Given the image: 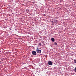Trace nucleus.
<instances>
[{
    "mask_svg": "<svg viewBox=\"0 0 76 76\" xmlns=\"http://www.w3.org/2000/svg\"><path fill=\"white\" fill-rule=\"evenodd\" d=\"M39 45L40 46H41V43H39Z\"/></svg>",
    "mask_w": 76,
    "mask_h": 76,
    "instance_id": "6",
    "label": "nucleus"
},
{
    "mask_svg": "<svg viewBox=\"0 0 76 76\" xmlns=\"http://www.w3.org/2000/svg\"><path fill=\"white\" fill-rule=\"evenodd\" d=\"M48 64L50 66H51V65H52V64H53V63H52V62H51L50 61H48Z\"/></svg>",
    "mask_w": 76,
    "mask_h": 76,
    "instance_id": "3",
    "label": "nucleus"
},
{
    "mask_svg": "<svg viewBox=\"0 0 76 76\" xmlns=\"http://www.w3.org/2000/svg\"><path fill=\"white\" fill-rule=\"evenodd\" d=\"M55 20V22H56V23H57V20Z\"/></svg>",
    "mask_w": 76,
    "mask_h": 76,
    "instance_id": "8",
    "label": "nucleus"
},
{
    "mask_svg": "<svg viewBox=\"0 0 76 76\" xmlns=\"http://www.w3.org/2000/svg\"><path fill=\"white\" fill-rule=\"evenodd\" d=\"M74 70H75V72H76V70L74 69Z\"/></svg>",
    "mask_w": 76,
    "mask_h": 76,
    "instance_id": "10",
    "label": "nucleus"
},
{
    "mask_svg": "<svg viewBox=\"0 0 76 76\" xmlns=\"http://www.w3.org/2000/svg\"><path fill=\"white\" fill-rule=\"evenodd\" d=\"M74 70H76V67H75V68Z\"/></svg>",
    "mask_w": 76,
    "mask_h": 76,
    "instance_id": "9",
    "label": "nucleus"
},
{
    "mask_svg": "<svg viewBox=\"0 0 76 76\" xmlns=\"http://www.w3.org/2000/svg\"><path fill=\"white\" fill-rule=\"evenodd\" d=\"M36 51L37 53H41V50H39L38 48H37L36 50Z\"/></svg>",
    "mask_w": 76,
    "mask_h": 76,
    "instance_id": "1",
    "label": "nucleus"
},
{
    "mask_svg": "<svg viewBox=\"0 0 76 76\" xmlns=\"http://www.w3.org/2000/svg\"><path fill=\"white\" fill-rule=\"evenodd\" d=\"M51 40L52 41L54 42V39L53 38H52L51 39Z\"/></svg>",
    "mask_w": 76,
    "mask_h": 76,
    "instance_id": "4",
    "label": "nucleus"
},
{
    "mask_svg": "<svg viewBox=\"0 0 76 76\" xmlns=\"http://www.w3.org/2000/svg\"><path fill=\"white\" fill-rule=\"evenodd\" d=\"M53 23H54V22Z\"/></svg>",
    "mask_w": 76,
    "mask_h": 76,
    "instance_id": "11",
    "label": "nucleus"
},
{
    "mask_svg": "<svg viewBox=\"0 0 76 76\" xmlns=\"http://www.w3.org/2000/svg\"><path fill=\"white\" fill-rule=\"evenodd\" d=\"M74 61V63H76V60H75Z\"/></svg>",
    "mask_w": 76,
    "mask_h": 76,
    "instance_id": "7",
    "label": "nucleus"
},
{
    "mask_svg": "<svg viewBox=\"0 0 76 76\" xmlns=\"http://www.w3.org/2000/svg\"><path fill=\"white\" fill-rule=\"evenodd\" d=\"M57 42H54V45H57Z\"/></svg>",
    "mask_w": 76,
    "mask_h": 76,
    "instance_id": "5",
    "label": "nucleus"
},
{
    "mask_svg": "<svg viewBox=\"0 0 76 76\" xmlns=\"http://www.w3.org/2000/svg\"><path fill=\"white\" fill-rule=\"evenodd\" d=\"M32 54L33 55H34V56H35L37 54V52H36V51H33L32 52Z\"/></svg>",
    "mask_w": 76,
    "mask_h": 76,
    "instance_id": "2",
    "label": "nucleus"
}]
</instances>
